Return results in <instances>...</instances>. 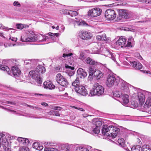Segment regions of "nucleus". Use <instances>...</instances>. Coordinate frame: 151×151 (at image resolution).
Instances as JSON below:
<instances>
[{
    "mask_svg": "<svg viewBox=\"0 0 151 151\" xmlns=\"http://www.w3.org/2000/svg\"><path fill=\"white\" fill-rule=\"evenodd\" d=\"M120 82L121 89H122L125 91H127L129 90V87L130 86V85L119 78L117 77L116 78L114 74L113 73H110L108 75L107 77L106 84L108 87H110L114 84L118 85Z\"/></svg>",
    "mask_w": 151,
    "mask_h": 151,
    "instance_id": "1",
    "label": "nucleus"
},
{
    "mask_svg": "<svg viewBox=\"0 0 151 151\" xmlns=\"http://www.w3.org/2000/svg\"><path fill=\"white\" fill-rule=\"evenodd\" d=\"M120 131L118 128L113 126H108L104 125L102 129V134L104 135L115 138L117 135L118 133Z\"/></svg>",
    "mask_w": 151,
    "mask_h": 151,
    "instance_id": "2",
    "label": "nucleus"
},
{
    "mask_svg": "<svg viewBox=\"0 0 151 151\" xmlns=\"http://www.w3.org/2000/svg\"><path fill=\"white\" fill-rule=\"evenodd\" d=\"M104 92L103 87L99 83H96L93 85L92 88L90 91V94L92 96H99L102 95Z\"/></svg>",
    "mask_w": 151,
    "mask_h": 151,
    "instance_id": "3",
    "label": "nucleus"
},
{
    "mask_svg": "<svg viewBox=\"0 0 151 151\" xmlns=\"http://www.w3.org/2000/svg\"><path fill=\"white\" fill-rule=\"evenodd\" d=\"M20 41L23 42H34L36 41L35 34L32 31L27 32L22 36Z\"/></svg>",
    "mask_w": 151,
    "mask_h": 151,
    "instance_id": "4",
    "label": "nucleus"
},
{
    "mask_svg": "<svg viewBox=\"0 0 151 151\" xmlns=\"http://www.w3.org/2000/svg\"><path fill=\"white\" fill-rule=\"evenodd\" d=\"M137 98L139 104L142 105L145 100V98L148 95H150V92L143 90H139L138 91Z\"/></svg>",
    "mask_w": 151,
    "mask_h": 151,
    "instance_id": "5",
    "label": "nucleus"
},
{
    "mask_svg": "<svg viewBox=\"0 0 151 151\" xmlns=\"http://www.w3.org/2000/svg\"><path fill=\"white\" fill-rule=\"evenodd\" d=\"M30 76L37 83V85L40 86L42 83V79L40 78V74L35 70H32L29 73Z\"/></svg>",
    "mask_w": 151,
    "mask_h": 151,
    "instance_id": "6",
    "label": "nucleus"
},
{
    "mask_svg": "<svg viewBox=\"0 0 151 151\" xmlns=\"http://www.w3.org/2000/svg\"><path fill=\"white\" fill-rule=\"evenodd\" d=\"M56 79L57 82L63 86L67 87L68 84L67 80L60 73H59L56 75Z\"/></svg>",
    "mask_w": 151,
    "mask_h": 151,
    "instance_id": "7",
    "label": "nucleus"
},
{
    "mask_svg": "<svg viewBox=\"0 0 151 151\" xmlns=\"http://www.w3.org/2000/svg\"><path fill=\"white\" fill-rule=\"evenodd\" d=\"M103 52L104 53L103 55L105 56L110 58L114 62L117 63V61L119 57L118 55H116L115 54L110 52L109 50H107L106 48L103 50Z\"/></svg>",
    "mask_w": 151,
    "mask_h": 151,
    "instance_id": "8",
    "label": "nucleus"
},
{
    "mask_svg": "<svg viewBox=\"0 0 151 151\" xmlns=\"http://www.w3.org/2000/svg\"><path fill=\"white\" fill-rule=\"evenodd\" d=\"M105 16L108 20H113L116 17V14L114 11L111 9L106 10L105 13Z\"/></svg>",
    "mask_w": 151,
    "mask_h": 151,
    "instance_id": "9",
    "label": "nucleus"
},
{
    "mask_svg": "<svg viewBox=\"0 0 151 151\" xmlns=\"http://www.w3.org/2000/svg\"><path fill=\"white\" fill-rule=\"evenodd\" d=\"M101 12L102 10L100 8H95L89 10L88 15V16L91 17H94L100 15Z\"/></svg>",
    "mask_w": 151,
    "mask_h": 151,
    "instance_id": "10",
    "label": "nucleus"
},
{
    "mask_svg": "<svg viewBox=\"0 0 151 151\" xmlns=\"http://www.w3.org/2000/svg\"><path fill=\"white\" fill-rule=\"evenodd\" d=\"M75 91L78 93L82 95L86 96L88 94V92L85 87L80 85L74 88Z\"/></svg>",
    "mask_w": 151,
    "mask_h": 151,
    "instance_id": "11",
    "label": "nucleus"
},
{
    "mask_svg": "<svg viewBox=\"0 0 151 151\" xmlns=\"http://www.w3.org/2000/svg\"><path fill=\"white\" fill-rule=\"evenodd\" d=\"M78 35L81 38L84 40L90 39L92 37L91 34L86 31H80Z\"/></svg>",
    "mask_w": 151,
    "mask_h": 151,
    "instance_id": "12",
    "label": "nucleus"
},
{
    "mask_svg": "<svg viewBox=\"0 0 151 151\" xmlns=\"http://www.w3.org/2000/svg\"><path fill=\"white\" fill-rule=\"evenodd\" d=\"M119 88L116 89L115 91L113 92L112 94L114 97L119 98V99L124 93H128L129 92V87L128 91L126 92L124 91L122 89H121L120 84L119 85Z\"/></svg>",
    "mask_w": 151,
    "mask_h": 151,
    "instance_id": "13",
    "label": "nucleus"
},
{
    "mask_svg": "<svg viewBox=\"0 0 151 151\" xmlns=\"http://www.w3.org/2000/svg\"><path fill=\"white\" fill-rule=\"evenodd\" d=\"M127 39L124 36H121L116 42V45L121 47H127L126 43Z\"/></svg>",
    "mask_w": 151,
    "mask_h": 151,
    "instance_id": "14",
    "label": "nucleus"
},
{
    "mask_svg": "<svg viewBox=\"0 0 151 151\" xmlns=\"http://www.w3.org/2000/svg\"><path fill=\"white\" fill-rule=\"evenodd\" d=\"M126 93H124L120 98L119 101L124 105H127L129 102V96Z\"/></svg>",
    "mask_w": 151,
    "mask_h": 151,
    "instance_id": "15",
    "label": "nucleus"
},
{
    "mask_svg": "<svg viewBox=\"0 0 151 151\" xmlns=\"http://www.w3.org/2000/svg\"><path fill=\"white\" fill-rule=\"evenodd\" d=\"M119 14L120 17L121 18L120 19H121L122 18L126 19H128L130 17V15L129 13V12L124 9H120L119 11Z\"/></svg>",
    "mask_w": 151,
    "mask_h": 151,
    "instance_id": "16",
    "label": "nucleus"
},
{
    "mask_svg": "<svg viewBox=\"0 0 151 151\" xmlns=\"http://www.w3.org/2000/svg\"><path fill=\"white\" fill-rule=\"evenodd\" d=\"M150 95H148L147 97V99L145 103L144 104V108L147 109L151 106V93Z\"/></svg>",
    "mask_w": 151,
    "mask_h": 151,
    "instance_id": "17",
    "label": "nucleus"
},
{
    "mask_svg": "<svg viewBox=\"0 0 151 151\" xmlns=\"http://www.w3.org/2000/svg\"><path fill=\"white\" fill-rule=\"evenodd\" d=\"M77 73L78 77L81 78H84L87 76L86 72L82 68H79L77 70Z\"/></svg>",
    "mask_w": 151,
    "mask_h": 151,
    "instance_id": "18",
    "label": "nucleus"
},
{
    "mask_svg": "<svg viewBox=\"0 0 151 151\" xmlns=\"http://www.w3.org/2000/svg\"><path fill=\"white\" fill-rule=\"evenodd\" d=\"M43 86L44 88L50 89H52L55 88V86L49 81L44 82Z\"/></svg>",
    "mask_w": 151,
    "mask_h": 151,
    "instance_id": "19",
    "label": "nucleus"
},
{
    "mask_svg": "<svg viewBox=\"0 0 151 151\" xmlns=\"http://www.w3.org/2000/svg\"><path fill=\"white\" fill-rule=\"evenodd\" d=\"M12 70L13 76L15 77H18L21 73V71L17 66H12Z\"/></svg>",
    "mask_w": 151,
    "mask_h": 151,
    "instance_id": "20",
    "label": "nucleus"
},
{
    "mask_svg": "<svg viewBox=\"0 0 151 151\" xmlns=\"http://www.w3.org/2000/svg\"><path fill=\"white\" fill-rule=\"evenodd\" d=\"M65 67L67 69V73L69 76H72L74 74L73 70L74 68L72 66H70L67 64L65 65Z\"/></svg>",
    "mask_w": 151,
    "mask_h": 151,
    "instance_id": "21",
    "label": "nucleus"
},
{
    "mask_svg": "<svg viewBox=\"0 0 151 151\" xmlns=\"http://www.w3.org/2000/svg\"><path fill=\"white\" fill-rule=\"evenodd\" d=\"M17 140L18 141L20 145H25L29 143V140L27 139L21 137H18Z\"/></svg>",
    "mask_w": 151,
    "mask_h": 151,
    "instance_id": "22",
    "label": "nucleus"
},
{
    "mask_svg": "<svg viewBox=\"0 0 151 151\" xmlns=\"http://www.w3.org/2000/svg\"><path fill=\"white\" fill-rule=\"evenodd\" d=\"M130 65L137 69H140L142 68V65L139 62H130Z\"/></svg>",
    "mask_w": 151,
    "mask_h": 151,
    "instance_id": "23",
    "label": "nucleus"
},
{
    "mask_svg": "<svg viewBox=\"0 0 151 151\" xmlns=\"http://www.w3.org/2000/svg\"><path fill=\"white\" fill-rule=\"evenodd\" d=\"M71 50H69L66 49H63V51L65 52V53L63 54V57L64 58L65 60L68 58V57H70L73 55V54L72 53L69 52H71Z\"/></svg>",
    "mask_w": 151,
    "mask_h": 151,
    "instance_id": "24",
    "label": "nucleus"
},
{
    "mask_svg": "<svg viewBox=\"0 0 151 151\" xmlns=\"http://www.w3.org/2000/svg\"><path fill=\"white\" fill-rule=\"evenodd\" d=\"M35 38L36 39V41L44 42L48 39V37L42 35H40L35 36Z\"/></svg>",
    "mask_w": 151,
    "mask_h": 151,
    "instance_id": "25",
    "label": "nucleus"
},
{
    "mask_svg": "<svg viewBox=\"0 0 151 151\" xmlns=\"http://www.w3.org/2000/svg\"><path fill=\"white\" fill-rule=\"evenodd\" d=\"M35 71L40 74L45 73V72L46 70L43 66L39 65L36 67Z\"/></svg>",
    "mask_w": 151,
    "mask_h": 151,
    "instance_id": "26",
    "label": "nucleus"
},
{
    "mask_svg": "<svg viewBox=\"0 0 151 151\" xmlns=\"http://www.w3.org/2000/svg\"><path fill=\"white\" fill-rule=\"evenodd\" d=\"M103 75V73L95 69L94 73V76L96 77L97 79H99L101 78L102 77Z\"/></svg>",
    "mask_w": 151,
    "mask_h": 151,
    "instance_id": "27",
    "label": "nucleus"
},
{
    "mask_svg": "<svg viewBox=\"0 0 151 151\" xmlns=\"http://www.w3.org/2000/svg\"><path fill=\"white\" fill-rule=\"evenodd\" d=\"M109 38H107L106 34H105L101 35H98L96 36L97 40H99L107 41L109 40Z\"/></svg>",
    "mask_w": 151,
    "mask_h": 151,
    "instance_id": "28",
    "label": "nucleus"
},
{
    "mask_svg": "<svg viewBox=\"0 0 151 151\" xmlns=\"http://www.w3.org/2000/svg\"><path fill=\"white\" fill-rule=\"evenodd\" d=\"M91 148L90 146H88L87 148L82 146H78L76 148V151H89V149Z\"/></svg>",
    "mask_w": 151,
    "mask_h": 151,
    "instance_id": "29",
    "label": "nucleus"
},
{
    "mask_svg": "<svg viewBox=\"0 0 151 151\" xmlns=\"http://www.w3.org/2000/svg\"><path fill=\"white\" fill-rule=\"evenodd\" d=\"M124 149L127 151H140L142 149L139 145H137L136 146H133L131 148V151L128 148H124Z\"/></svg>",
    "mask_w": 151,
    "mask_h": 151,
    "instance_id": "30",
    "label": "nucleus"
},
{
    "mask_svg": "<svg viewBox=\"0 0 151 151\" xmlns=\"http://www.w3.org/2000/svg\"><path fill=\"white\" fill-rule=\"evenodd\" d=\"M32 147L33 148L39 151L41 150L43 148V146L38 142L34 143L32 145Z\"/></svg>",
    "mask_w": 151,
    "mask_h": 151,
    "instance_id": "31",
    "label": "nucleus"
},
{
    "mask_svg": "<svg viewBox=\"0 0 151 151\" xmlns=\"http://www.w3.org/2000/svg\"><path fill=\"white\" fill-rule=\"evenodd\" d=\"M86 63L88 64L91 65H96L97 64V63L95 61L92 59L91 58L89 57L87 58L85 60Z\"/></svg>",
    "mask_w": 151,
    "mask_h": 151,
    "instance_id": "32",
    "label": "nucleus"
},
{
    "mask_svg": "<svg viewBox=\"0 0 151 151\" xmlns=\"http://www.w3.org/2000/svg\"><path fill=\"white\" fill-rule=\"evenodd\" d=\"M0 69L1 70L6 71L9 75L11 74V72L10 69L7 66H5L2 65H0Z\"/></svg>",
    "mask_w": 151,
    "mask_h": 151,
    "instance_id": "33",
    "label": "nucleus"
},
{
    "mask_svg": "<svg viewBox=\"0 0 151 151\" xmlns=\"http://www.w3.org/2000/svg\"><path fill=\"white\" fill-rule=\"evenodd\" d=\"M1 145L3 146L4 148L7 147H10V144L8 142L7 139L4 138L1 140Z\"/></svg>",
    "mask_w": 151,
    "mask_h": 151,
    "instance_id": "34",
    "label": "nucleus"
},
{
    "mask_svg": "<svg viewBox=\"0 0 151 151\" xmlns=\"http://www.w3.org/2000/svg\"><path fill=\"white\" fill-rule=\"evenodd\" d=\"M93 123L95 126L96 127L100 128V127L102 125L101 122L96 119H93Z\"/></svg>",
    "mask_w": 151,
    "mask_h": 151,
    "instance_id": "35",
    "label": "nucleus"
},
{
    "mask_svg": "<svg viewBox=\"0 0 151 151\" xmlns=\"http://www.w3.org/2000/svg\"><path fill=\"white\" fill-rule=\"evenodd\" d=\"M118 142L119 145L124 147V148H127V149L128 148V147L125 146L124 144V140L123 138H121L118 139Z\"/></svg>",
    "mask_w": 151,
    "mask_h": 151,
    "instance_id": "36",
    "label": "nucleus"
},
{
    "mask_svg": "<svg viewBox=\"0 0 151 151\" xmlns=\"http://www.w3.org/2000/svg\"><path fill=\"white\" fill-rule=\"evenodd\" d=\"M133 42L134 39L132 37H129L128 39L127 43V47H132Z\"/></svg>",
    "mask_w": 151,
    "mask_h": 151,
    "instance_id": "37",
    "label": "nucleus"
},
{
    "mask_svg": "<svg viewBox=\"0 0 151 151\" xmlns=\"http://www.w3.org/2000/svg\"><path fill=\"white\" fill-rule=\"evenodd\" d=\"M75 23L77 24L79 26H88V24L86 23L84 21L81 20V21H75Z\"/></svg>",
    "mask_w": 151,
    "mask_h": 151,
    "instance_id": "38",
    "label": "nucleus"
},
{
    "mask_svg": "<svg viewBox=\"0 0 151 151\" xmlns=\"http://www.w3.org/2000/svg\"><path fill=\"white\" fill-rule=\"evenodd\" d=\"M94 67L93 66H90L88 68V72L89 73V76H92L94 75Z\"/></svg>",
    "mask_w": 151,
    "mask_h": 151,
    "instance_id": "39",
    "label": "nucleus"
},
{
    "mask_svg": "<svg viewBox=\"0 0 151 151\" xmlns=\"http://www.w3.org/2000/svg\"><path fill=\"white\" fill-rule=\"evenodd\" d=\"M72 85L74 87V88L80 85L79 84V80L78 78H77L75 81L73 82Z\"/></svg>",
    "mask_w": 151,
    "mask_h": 151,
    "instance_id": "40",
    "label": "nucleus"
},
{
    "mask_svg": "<svg viewBox=\"0 0 151 151\" xmlns=\"http://www.w3.org/2000/svg\"><path fill=\"white\" fill-rule=\"evenodd\" d=\"M131 105L132 108H136L138 106V104L136 101L132 100L131 101Z\"/></svg>",
    "mask_w": 151,
    "mask_h": 151,
    "instance_id": "41",
    "label": "nucleus"
},
{
    "mask_svg": "<svg viewBox=\"0 0 151 151\" xmlns=\"http://www.w3.org/2000/svg\"><path fill=\"white\" fill-rule=\"evenodd\" d=\"M141 151H151V150L149 146L145 145L142 147Z\"/></svg>",
    "mask_w": 151,
    "mask_h": 151,
    "instance_id": "42",
    "label": "nucleus"
},
{
    "mask_svg": "<svg viewBox=\"0 0 151 151\" xmlns=\"http://www.w3.org/2000/svg\"><path fill=\"white\" fill-rule=\"evenodd\" d=\"M77 14L78 13L76 11L71 10H70L69 15H70L72 17H74L76 16L77 15Z\"/></svg>",
    "mask_w": 151,
    "mask_h": 151,
    "instance_id": "43",
    "label": "nucleus"
},
{
    "mask_svg": "<svg viewBox=\"0 0 151 151\" xmlns=\"http://www.w3.org/2000/svg\"><path fill=\"white\" fill-rule=\"evenodd\" d=\"M45 151H58V150L55 148L45 147L44 150Z\"/></svg>",
    "mask_w": 151,
    "mask_h": 151,
    "instance_id": "44",
    "label": "nucleus"
},
{
    "mask_svg": "<svg viewBox=\"0 0 151 151\" xmlns=\"http://www.w3.org/2000/svg\"><path fill=\"white\" fill-rule=\"evenodd\" d=\"M85 56L84 53L83 52H81L80 54L79 58L82 60H84L85 58Z\"/></svg>",
    "mask_w": 151,
    "mask_h": 151,
    "instance_id": "45",
    "label": "nucleus"
},
{
    "mask_svg": "<svg viewBox=\"0 0 151 151\" xmlns=\"http://www.w3.org/2000/svg\"><path fill=\"white\" fill-rule=\"evenodd\" d=\"M19 151H29V149L26 146H22L20 148Z\"/></svg>",
    "mask_w": 151,
    "mask_h": 151,
    "instance_id": "46",
    "label": "nucleus"
},
{
    "mask_svg": "<svg viewBox=\"0 0 151 151\" xmlns=\"http://www.w3.org/2000/svg\"><path fill=\"white\" fill-rule=\"evenodd\" d=\"M1 26L0 27V29H5L6 30H11L13 29L11 28H8V27H4L3 25L1 24Z\"/></svg>",
    "mask_w": 151,
    "mask_h": 151,
    "instance_id": "47",
    "label": "nucleus"
},
{
    "mask_svg": "<svg viewBox=\"0 0 151 151\" xmlns=\"http://www.w3.org/2000/svg\"><path fill=\"white\" fill-rule=\"evenodd\" d=\"M17 28L20 29H22L24 28V25L21 24H18L16 25Z\"/></svg>",
    "mask_w": 151,
    "mask_h": 151,
    "instance_id": "48",
    "label": "nucleus"
},
{
    "mask_svg": "<svg viewBox=\"0 0 151 151\" xmlns=\"http://www.w3.org/2000/svg\"><path fill=\"white\" fill-rule=\"evenodd\" d=\"M100 128L96 127L93 129V132L96 134H98L100 132Z\"/></svg>",
    "mask_w": 151,
    "mask_h": 151,
    "instance_id": "49",
    "label": "nucleus"
},
{
    "mask_svg": "<svg viewBox=\"0 0 151 151\" xmlns=\"http://www.w3.org/2000/svg\"><path fill=\"white\" fill-rule=\"evenodd\" d=\"M139 1L142 3H145V4H151V0H139Z\"/></svg>",
    "mask_w": 151,
    "mask_h": 151,
    "instance_id": "50",
    "label": "nucleus"
},
{
    "mask_svg": "<svg viewBox=\"0 0 151 151\" xmlns=\"http://www.w3.org/2000/svg\"><path fill=\"white\" fill-rule=\"evenodd\" d=\"M50 108L51 109L55 110H61V108L60 107L56 106H51Z\"/></svg>",
    "mask_w": 151,
    "mask_h": 151,
    "instance_id": "51",
    "label": "nucleus"
},
{
    "mask_svg": "<svg viewBox=\"0 0 151 151\" xmlns=\"http://www.w3.org/2000/svg\"><path fill=\"white\" fill-rule=\"evenodd\" d=\"M13 5L14 6H17L18 7H20L21 6L20 4L17 1H14L13 3Z\"/></svg>",
    "mask_w": 151,
    "mask_h": 151,
    "instance_id": "52",
    "label": "nucleus"
},
{
    "mask_svg": "<svg viewBox=\"0 0 151 151\" xmlns=\"http://www.w3.org/2000/svg\"><path fill=\"white\" fill-rule=\"evenodd\" d=\"M48 35L49 36L52 35V36H56V37H58L59 36V34L58 33H53L51 32H49L48 33Z\"/></svg>",
    "mask_w": 151,
    "mask_h": 151,
    "instance_id": "53",
    "label": "nucleus"
},
{
    "mask_svg": "<svg viewBox=\"0 0 151 151\" xmlns=\"http://www.w3.org/2000/svg\"><path fill=\"white\" fill-rule=\"evenodd\" d=\"M70 10L65 9L63 10L62 12H63V13L65 14L69 15Z\"/></svg>",
    "mask_w": 151,
    "mask_h": 151,
    "instance_id": "54",
    "label": "nucleus"
},
{
    "mask_svg": "<svg viewBox=\"0 0 151 151\" xmlns=\"http://www.w3.org/2000/svg\"><path fill=\"white\" fill-rule=\"evenodd\" d=\"M9 39L11 40L12 41L16 42L17 39V37H10L9 38Z\"/></svg>",
    "mask_w": 151,
    "mask_h": 151,
    "instance_id": "55",
    "label": "nucleus"
},
{
    "mask_svg": "<svg viewBox=\"0 0 151 151\" xmlns=\"http://www.w3.org/2000/svg\"><path fill=\"white\" fill-rule=\"evenodd\" d=\"M72 107L73 108H75V109H78V110H79L80 111H84V110H83L82 108H79V107H76V106H73Z\"/></svg>",
    "mask_w": 151,
    "mask_h": 151,
    "instance_id": "56",
    "label": "nucleus"
},
{
    "mask_svg": "<svg viewBox=\"0 0 151 151\" xmlns=\"http://www.w3.org/2000/svg\"><path fill=\"white\" fill-rule=\"evenodd\" d=\"M54 116H59L60 114L59 113V112L56 111H55L54 114Z\"/></svg>",
    "mask_w": 151,
    "mask_h": 151,
    "instance_id": "57",
    "label": "nucleus"
},
{
    "mask_svg": "<svg viewBox=\"0 0 151 151\" xmlns=\"http://www.w3.org/2000/svg\"><path fill=\"white\" fill-rule=\"evenodd\" d=\"M55 111L53 110L50 111V112L48 113V114L50 115H53L54 116Z\"/></svg>",
    "mask_w": 151,
    "mask_h": 151,
    "instance_id": "58",
    "label": "nucleus"
},
{
    "mask_svg": "<svg viewBox=\"0 0 151 151\" xmlns=\"http://www.w3.org/2000/svg\"><path fill=\"white\" fill-rule=\"evenodd\" d=\"M5 135L3 134H0V140H3L4 138Z\"/></svg>",
    "mask_w": 151,
    "mask_h": 151,
    "instance_id": "59",
    "label": "nucleus"
},
{
    "mask_svg": "<svg viewBox=\"0 0 151 151\" xmlns=\"http://www.w3.org/2000/svg\"><path fill=\"white\" fill-rule=\"evenodd\" d=\"M32 60H26L24 61V63H26V64H28L30 63L31 61H32Z\"/></svg>",
    "mask_w": 151,
    "mask_h": 151,
    "instance_id": "60",
    "label": "nucleus"
},
{
    "mask_svg": "<svg viewBox=\"0 0 151 151\" xmlns=\"http://www.w3.org/2000/svg\"><path fill=\"white\" fill-rule=\"evenodd\" d=\"M5 151H11L10 148V147H7L4 148Z\"/></svg>",
    "mask_w": 151,
    "mask_h": 151,
    "instance_id": "61",
    "label": "nucleus"
},
{
    "mask_svg": "<svg viewBox=\"0 0 151 151\" xmlns=\"http://www.w3.org/2000/svg\"><path fill=\"white\" fill-rule=\"evenodd\" d=\"M61 30L60 31V32H63L64 30L65 27L63 25H62L61 27Z\"/></svg>",
    "mask_w": 151,
    "mask_h": 151,
    "instance_id": "62",
    "label": "nucleus"
},
{
    "mask_svg": "<svg viewBox=\"0 0 151 151\" xmlns=\"http://www.w3.org/2000/svg\"><path fill=\"white\" fill-rule=\"evenodd\" d=\"M83 116L84 117H86L88 116H91V115H89L87 114H83Z\"/></svg>",
    "mask_w": 151,
    "mask_h": 151,
    "instance_id": "63",
    "label": "nucleus"
},
{
    "mask_svg": "<svg viewBox=\"0 0 151 151\" xmlns=\"http://www.w3.org/2000/svg\"><path fill=\"white\" fill-rule=\"evenodd\" d=\"M41 105L45 106H47L48 105V104L45 103H42L41 104Z\"/></svg>",
    "mask_w": 151,
    "mask_h": 151,
    "instance_id": "64",
    "label": "nucleus"
}]
</instances>
